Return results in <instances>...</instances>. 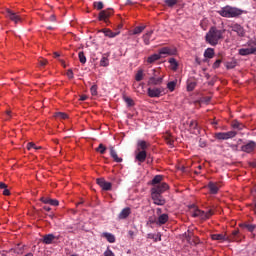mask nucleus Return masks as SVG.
<instances>
[{"instance_id":"obj_1","label":"nucleus","mask_w":256,"mask_h":256,"mask_svg":"<svg viewBox=\"0 0 256 256\" xmlns=\"http://www.w3.org/2000/svg\"><path fill=\"white\" fill-rule=\"evenodd\" d=\"M225 34V30H219L217 27L213 26L206 33L205 40L206 43L215 47V45L219 44V41L223 39V35Z\"/></svg>"},{"instance_id":"obj_2","label":"nucleus","mask_w":256,"mask_h":256,"mask_svg":"<svg viewBox=\"0 0 256 256\" xmlns=\"http://www.w3.org/2000/svg\"><path fill=\"white\" fill-rule=\"evenodd\" d=\"M217 13L218 15H220V17H225L226 19H233L235 17H241V15H243V10L237 7L226 5L220 10H217Z\"/></svg>"},{"instance_id":"obj_3","label":"nucleus","mask_w":256,"mask_h":256,"mask_svg":"<svg viewBox=\"0 0 256 256\" xmlns=\"http://www.w3.org/2000/svg\"><path fill=\"white\" fill-rule=\"evenodd\" d=\"M211 239H213V241H228L229 243L232 241L239 243V241H241V234H239V230H234L230 236L223 234H212Z\"/></svg>"},{"instance_id":"obj_4","label":"nucleus","mask_w":256,"mask_h":256,"mask_svg":"<svg viewBox=\"0 0 256 256\" xmlns=\"http://www.w3.org/2000/svg\"><path fill=\"white\" fill-rule=\"evenodd\" d=\"M215 139L217 141H227L228 139H233L237 137L236 131H228V132H217L214 134Z\"/></svg>"},{"instance_id":"obj_5","label":"nucleus","mask_w":256,"mask_h":256,"mask_svg":"<svg viewBox=\"0 0 256 256\" xmlns=\"http://www.w3.org/2000/svg\"><path fill=\"white\" fill-rule=\"evenodd\" d=\"M5 16L7 17V19H10V21H13V23L15 24L21 23V21H23V18H21L18 13L13 12V10L11 9H6Z\"/></svg>"},{"instance_id":"obj_6","label":"nucleus","mask_w":256,"mask_h":256,"mask_svg":"<svg viewBox=\"0 0 256 256\" xmlns=\"http://www.w3.org/2000/svg\"><path fill=\"white\" fill-rule=\"evenodd\" d=\"M241 151L243 153H253L256 151V142L253 140H249L241 146Z\"/></svg>"},{"instance_id":"obj_7","label":"nucleus","mask_w":256,"mask_h":256,"mask_svg":"<svg viewBox=\"0 0 256 256\" xmlns=\"http://www.w3.org/2000/svg\"><path fill=\"white\" fill-rule=\"evenodd\" d=\"M113 9L108 8L106 10H102L100 11L99 15H98V19L100 21H104V23H108L109 21V17H111V15H113Z\"/></svg>"},{"instance_id":"obj_8","label":"nucleus","mask_w":256,"mask_h":256,"mask_svg":"<svg viewBox=\"0 0 256 256\" xmlns=\"http://www.w3.org/2000/svg\"><path fill=\"white\" fill-rule=\"evenodd\" d=\"M167 189H169V185L167 183H161L151 188V193H155L156 195H163Z\"/></svg>"},{"instance_id":"obj_9","label":"nucleus","mask_w":256,"mask_h":256,"mask_svg":"<svg viewBox=\"0 0 256 256\" xmlns=\"http://www.w3.org/2000/svg\"><path fill=\"white\" fill-rule=\"evenodd\" d=\"M231 31L234 33H237L238 37H245V28L241 26L240 24L234 23L229 25Z\"/></svg>"},{"instance_id":"obj_10","label":"nucleus","mask_w":256,"mask_h":256,"mask_svg":"<svg viewBox=\"0 0 256 256\" xmlns=\"http://www.w3.org/2000/svg\"><path fill=\"white\" fill-rule=\"evenodd\" d=\"M154 74L148 80V85H161L163 83V76L157 77V70H153Z\"/></svg>"},{"instance_id":"obj_11","label":"nucleus","mask_w":256,"mask_h":256,"mask_svg":"<svg viewBox=\"0 0 256 256\" xmlns=\"http://www.w3.org/2000/svg\"><path fill=\"white\" fill-rule=\"evenodd\" d=\"M97 185H99V187H101V189L103 191H111L113 185L111 184V182H107L104 180V178H98L96 180Z\"/></svg>"},{"instance_id":"obj_12","label":"nucleus","mask_w":256,"mask_h":256,"mask_svg":"<svg viewBox=\"0 0 256 256\" xmlns=\"http://www.w3.org/2000/svg\"><path fill=\"white\" fill-rule=\"evenodd\" d=\"M151 197L155 205H165V198L161 194H156L155 192H151Z\"/></svg>"},{"instance_id":"obj_13","label":"nucleus","mask_w":256,"mask_h":256,"mask_svg":"<svg viewBox=\"0 0 256 256\" xmlns=\"http://www.w3.org/2000/svg\"><path fill=\"white\" fill-rule=\"evenodd\" d=\"M239 55H241L242 57H245L247 55H256V47L241 48L239 50Z\"/></svg>"},{"instance_id":"obj_14","label":"nucleus","mask_w":256,"mask_h":256,"mask_svg":"<svg viewBox=\"0 0 256 256\" xmlns=\"http://www.w3.org/2000/svg\"><path fill=\"white\" fill-rule=\"evenodd\" d=\"M163 89L161 88H148V97H161Z\"/></svg>"},{"instance_id":"obj_15","label":"nucleus","mask_w":256,"mask_h":256,"mask_svg":"<svg viewBox=\"0 0 256 256\" xmlns=\"http://www.w3.org/2000/svg\"><path fill=\"white\" fill-rule=\"evenodd\" d=\"M135 159L137 162H139V165H141V163H145V160L147 159V151L139 150V152L136 154Z\"/></svg>"},{"instance_id":"obj_16","label":"nucleus","mask_w":256,"mask_h":256,"mask_svg":"<svg viewBox=\"0 0 256 256\" xmlns=\"http://www.w3.org/2000/svg\"><path fill=\"white\" fill-rule=\"evenodd\" d=\"M129 215H131V208L126 207V208L122 209L121 212L118 214V219H119V221H123L124 219H127V217H129Z\"/></svg>"},{"instance_id":"obj_17","label":"nucleus","mask_w":256,"mask_h":256,"mask_svg":"<svg viewBox=\"0 0 256 256\" xmlns=\"http://www.w3.org/2000/svg\"><path fill=\"white\" fill-rule=\"evenodd\" d=\"M99 33H104L105 37H109V39H113L117 37V35H119V33L121 32L120 31L113 32L111 31V29H101L99 30Z\"/></svg>"},{"instance_id":"obj_18","label":"nucleus","mask_w":256,"mask_h":256,"mask_svg":"<svg viewBox=\"0 0 256 256\" xmlns=\"http://www.w3.org/2000/svg\"><path fill=\"white\" fill-rule=\"evenodd\" d=\"M109 150H110V157H112L115 163H123V158H119V156L117 155V151L113 146H110Z\"/></svg>"},{"instance_id":"obj_19","label":"nucleus","mask_w":256,"mask_h":256,"mask_svg":"<svg viewBox=\"0 0 256 256\" xmlns=\"http://www.w3.org/2000/svg\"><path fill=\"white\" fill-rule=\"evenodd\" d=\"M208 189L212 195H217V193H219V186L215 182H209Z\"/></svg>"},{"instance_id":"obj_20","label":"nucleus","mask_w":256,"mask_h":256,"mask_svg":"<svg viewBox=\"0 0 256 256\" xmlns=\"http://www.w3.org/2000/svg\"><path fill=\"white\" fill-rule=\"evenodd\" d=\"M56 237L53 234H47L43 237V243H45V245H51V243H53V241H55Z\"/></svg>"},{"instance_id":"obj_21","label":"nucleus","mask_w":256,"mask_h":256,"mask_svg":"<svg viewBox=\"0 0 256 256\" xmlns=\"http://www.w3.org/2000/svg\"><path fill=\"white\" fill-rule=\"evenodd\" d=\"M152 35H153V30H150L142 36V39L145 45H150Z\"/></svg>"},{"instance_id":"obj_22","label":"nucleus","mask_w":256,"mask_h":256,"mask_svg":"<svg viewBox=\"0 0 256 256\" xmlns=\"http://www.w3.org/2000/svg\"><path fill=\"white\" fill-rule=\"evenodd\" d=\"M204 57H205V59H213L215 57V49L207 48L204 51Z\"/></svg>"},{"instance_id":"obj_23","label":"nucleus","mask_w":256,"mask_h":256,"mask_svg":"<svg viewBox=\"0 0 256 256\" xmlns=\"http://www.w3.org/2000/svg\"><path fill=\"white\" fill-rule=\"evenodd\" d=\"M102 237L108 241V243H115V235L109 232H103Z\"/></svg>"},{"instance_id":"obj_24","label":"nucleus","mask_w":256,"mask_h":256,"mask_svg":"<svg viewBox=\"0 0 256 256\" xmlns=\"http://www.w3.org/2000/svg\"><path fill=\"white\" fill-rule=\"evenodd\" d=\"M169 221V215L168 214H162L158 217L157 225H165Z\"/></svg>"},{"instance_id":"obj_25","label":"nucleus","mask_w":256,"mask_h":256,"mask_svg":"<svg viewBox=\"0 0 256 256\" xmlns=\"http://www.w3.org/2000/svg\"><path fill=\"white\" fill-rule=\"evenodd\" d=\"M189 128L192 133H199V124L195 120L190 121Z\"/></svg>"},{"instance_id":"obj_26","label":"nucleus","mask_w":256,"mask_h":256,"mask_svg":"<svg viewBox=\"0 0 256 256\" xmlns=\"http://www.w3.org/2000/svg\"><path fill=\"white\" fill-rule=\"evenodd\" d=\"M100 67H109V54H103L100 60Z\"/></svg>"},{"instance_id":"obj_27","label":"nucleus","mask_w":256,"mask_h":256,"mask_svg":"<svg viewBox=\"0 0 256 256\" xmlns=\"http://www.w3.org/2000/svg\"><path fill=\"white\" fill-rule=\"evenodd\" d=\"M160 57L161 55H175V51L171 50L169 47H164L159 50Z\"/></svg>"},{"instance_id":"obj_28","label":"nucleus","mask_w":256,"mask_h":256,"mask_svg":"<svg viewBox=\"0 0 256 256\" xmlns=\"http://www.w3.org/2000/svg\"><path fill=\"white\" fill-rule=\"evenodd\" d=\"M9 253H15L16 255H23V246L17 244L15 248H11Z\"/></svg>"},{"instance_id":"obj_29","label":"nucleus","mask_w":256,"mask_h":256,"mask_svg":"<svg viewBox=\"0 0 256 256\" xmlns=\"http://www.w3.org/2000/svg\"><path fill=\"white\" fill-rule=\"evenodd\" d=\"M231 125H232L233 129H237L238 131H243V129H245V125H243V123H241L237 120L232 121Z\"/></svg>"},{"instance_id":"obj_30","label":"nucleus","mask_w":256,"mask_h":256,"mask_svg":"<svg viewBox=\"0 0 256 256\" xmlns=\"http://www.w3.org/2000/svg\"><path fill=\"white\" fill-rule=\"evenodd\" d=\"M149 147V144L145 140L138 141V151H145Z\"/></svg>"},{"instance_id":"obj_31","label":"nucleus","mask_w":256,"mask_h":256,"mask_svg":"<svg viewBox=\"0 0 256 256\" xmlns=\"http://www.w3.org/2000/svg\"><path fill=\"white\" fill-rule=\"evenodd\" d=\"M168 63H170V67H171L172 71H177V69L179 67V63H177V60L175 58H170L168 60Z\"/></svg>"},{"instance_id":"obj_32","label":"nucleus","mask_w":256,"mask_h":256,"mask_svg":"<svg viewBox=\"0 0 256 256\" xmlns=\"http://www.w3.org/2000/svg\"><path fill=\"white\" fill-rule=\"evenodd\" d=\"M240 227L242 229H247L250 233H253L255 231L256 226L254 224H240Z\"/></svg>"},{"instance_id":"obj_33","label":"nucleus","mask_w":256,"mask_h":256,"mask_svg":"<svg viewBox=\"0 0 256 256\" xmlns=\"http://www.w3.org/2000/svg\"><path fill=\"white\" fill-rule=\"evenodd\" d=\"M192 217H200V219H203L205 217V211L200 210V209H195L194 212L192 213Z\"/></svg>"},{"instance_id":"obj_34","label":"nucleus","mask_w":256,"mask_h":256,"mask_svg":"<svg viewBox=\"0 0 256 256\" xmlns=\"http://www.w3.org/2000/svg\"><path fill=\"white\" fill-rule=\"evenodd\" d=\"M161 59V54H153L148 57L147 62L148 63H155V61H159Z\"/></svg>"},{"instance_id":"obj_35","label":"nucleus","mask_w":256,"mask_h":256,"mask_svg":"<svg viewBox=\"0 0 256 256\" xmlns=\"http://www.w3.org/2000/svg\"><path fill=\"white\" fill-rule=\"evenodd\" d=\"M164 139H165L167 145L173 146V143H175V141L173 140V136H171V134H166L164 136Z\"/></svg>"},{"instance_id":"obj_36","label":"nucleus","mask_w":256,"mask_h":256,"mask_svg":"<svg viewBox=\"0 0 256 256\" xmlns=\"http://www.w3.org/2000/svg\"><path fill=\"white\" fill-rule=\"evenodd\" d=\"M78 57L82 65H85L87 63V57H85V53L83 51L79 52Z\"/></svg>"},{"instance_id":"obj_37","label":"nucleus","mask_w":256,"mask_h":256,"mask_svg":"<svg viewBox=\"0 0 256 256\" xmlns=\"http://www.w3.org/2000/svg\"><path fill=\"white\" fill-rule=\"evenodd\" d=\"M161 181H163V176H161V175H156V176L152 179V185H159V183H161Z\"/></svg>"},{"instance_id":"obj_38","label":"nucleus","mask_w":256,"mask_h":256,"mask_svg":"<svg viewBox=\"0 0 256 256\" xmlns=\"http://www.w3.org/2000/svg\"><path fill=\"white\" fill-rule=\"evenodd\" d=\"M143 31H145V26H137L133 30V35H140Z\"/></svg>"},{"instance_id":"obj_39","label":"nucleus","mask_w":256,"mask_h":256,"mask_svg":"<svg viewBox=\"0 0 256 256\" xmlns=\"http://www.w3.org/2000/svg\"><path fill=\"white\" fill-rule=\"evenodd\" d=\"M164 3L167 7H175L179 3V0H164Z\"/></svg>"},{"instance_id":"obj_40","label":"nucleus","mask_w":256,"mask_h":256,"mask_svg":"<svg viewBox=\"0 0 256 256\" xmlns=\"http://www.w3.org/2000/svg\"><path fill=\"white\" fill-rule=\"evenodd\" d=\"M145 77V74L143 73V70H138L136 73L135 79L136 81H143V78Z\"/></svg>"},{"instance_id":"obj_41","label":"nucleus","mask_w":256,"mask_h":256,"mask_svg":"<svg viewBox=\"0 0 256 256\" xmlns=\"http://www.w3.org/2000/svg\"><path fill=\"white\" fill-rule=\"evenodd\" d=\"M175 87H177V81L168 82L167 89H169V91H175Z\"/></svg>"},{"instance_id":"obj_42","label":"nucleus","mask_w":256,"mask_h":256,"mask_svg":"<svg viewBox=\"0 0 256 256\" xmlns=\"http://www.w3.org/2000/svg\"><path fill=\"white\" fill-rule=\"evenodd\" d=\"M96 151L101 155H105V152L107 151V147H105V145L103 144H99L98 148H96Z\"/></svg>"},{"instance_id":"obj_43","label":"nucleus","mask_w":256,"mask_h":256,"mask_svg":"<svg viewBox=\"0 0 256 256\" xmlns=\"http://www.w3.org/2000/svg\"><path fill=\"white\" fill-rule=\"evenodd\" d=\"M185 237L188 243H191V239L195 237V234H193V231L188 230L187 233H185Z\"/></svg>"},{"instance_id":"obj_44","label":"nucleus","mask_w":256,"mask_h":256,"mask_svg":"<svg viewBox=\"0 0 256 256\" xmlns=\"http://www.w3.org/2000/svg\"><path fill=\"white\" fill-rule=\"evenodd\" d=\"M124 101L128 107H133V105H135V102L133 101V99L127 96L124 97Z\"/></svg>"},{"instance_id":"obj_45","label":"nucleus","mask_w":256,"mask_h":256,"mask_svg":"<svg viewBox=\"0 0 256 256\" xmlns=\"http://www.w3.org/2000/svg\"><path fill=\"white\" fill-rule=\"evenodd\" d=\"M235 67H237V62L236 61L226 62V68L235 69Z\"/></svg>"},{"instance_id":"obj_46","label":"nucleus","mask_w":256,"mask_h":256,"mask_svg":"<svg viewBox=\"0 0 256 256\" xmlns=\"http://www.w3.org/2000/svg\"><path fill=\"white\" fill-rule=\"evenodd\" d=\"M55 117L57 118V119H67V114H65V113H63V112H57L56 114H55Z\"/></svg>"},{"instance_id":"obj_47","label":"nucleus","mask_w":256,"mask_h":256,"mask_svg":"<svg viewBox=\"0 0 256 256\" xmlns=\"http://www.w3.org/2000/svg\"><path fill=\"white\" fill-rule=\"evenodd\" d=\"M196 85H197V83H195V82H189L187 84V91H193L195 89Z\"/></svg>"},{"instance_id":"obj_48","label":"nucleus","mask_w":256,"mask_h":256,"mask_svg":"<svg viewBox=\"0 0 256 256\" xmlns=\"http://www.w3.org/2000/svg\"><path fill=\"white\" fill-rule=\"evenodd\" d=\"M189 243L190 245H199L200 243L199 237L194 236Z\"/></svg>"},{"instance_id":"obj_49","label":"nucleus","mask_w":256,"mask_h":256,"mask_svg":"<svg viewBox=\"0 0 256 256\" xmlns=\"http://www.w3.org/2000/svg\"><path fill=\"white\" fill-rule=\"evenodd\" d=\"M94 7L98 10L101 11V9H103L104 4L103 2H94Z\"/></svg>"},{"instance_id":"obj_50","label":"nucleus","mask_w":256,"mask_h":256,"mask_svg":"<svg viewBox=\"0 0 256 256\" xmlns=\"http://www.w3.org/2000/svg\"><path fill=\"white\" fill-rule=\"evenodd\" d=\"M221 63H222V60H221V59L216 60V61L213 63V65H212L213 69H219V67H221Z\"/></svg>"},{"instance_id":"obj_51","label":"nucleus","mask_w":256,"mask_h":256,"mask_svg":"<svg viewBox=\"0 0 256 256\" xmlns=\"http://www.w3.org/2000/svg\"><path fill=\"white\" fill-rule=\"evenodd\" d=\"M213 215V210H208L207 212H204V217L203 219H209V217H212Z\"/></svg>"},{"instance_id":"obj_52","label":"nucleus","mask_w":256,"mask_h":256,"mask_svg":"<svg viewBox=\"0 0 256 256\" xmlns=\"http://www.w3.org/2000/svg\"><path fill=\"white\" fill-rule=\"evenodd\" d=\"M48 205H52L53 207H57L59 205V200L51 199Z\"/></svg>"},{"instance_id":"obj_53","label":"nucleus","mask_w":256,"mask_h":256,"mask_svg":"<svg viewBox=\"0 0 256 256\" xmlns=\"http://www.w3.org/2000/svg\"><path fill=\"white\" fill-rule=\"evenodd\" d=\"M90 91H91V95L96 96L97 95V85H93L90 88Z\"/></svg>"},{"instance_id":"obj_54","label":"nucleus","mask_w":256,"mask_h":256,"mask_svg":"<svg viewBox=\"0 0 256 256\" xmlns=\"http://www.w3.org/2000/svg\"><path fill=\"white\" fill-rule=\"evenodd\" d=\"M27 149H28V151H30V149H39V148L35 147V143L29 142L27 144Z\"/></svg>"},{"instance_id":"obj_55","label":"nucleus","mask_w":256,"mask_h":256,"mask_svg":"<svg viewBox=\"0 0 256 256\" xmlns=\"http://www.w3.org/2000/svg\"><path fill=\"white\" fill-rule=\"evenodd\" d=\"M104 256H115V253H113V251H111V249H107L104 252Z\"/></svg>"},{"instance_id":"obj_56","label":"nucleus","mask_w":256,"mask_h":256,"mask_svg":"<svg viewBox=\"0 0 256 256\" xmlns=\"http://www.w3.org/2000/svg\"><path fill=\"white\" fill-rule=\"evenodd\" d=\"M51 198L48 197H42L40 198V201H42V203H45L46 205H49V201Z\"/></svg>"},{"instance_id":"obj_57","label":"nucleus","mask_w":256,"mask_h":256,"mask_svg":"<svg viewBox=\"0 0 256 256\" xmlns=\"http://www.w3.org/2000/svg\"><path fill=\"white\" fill-rule=\"evenodd\" d=\"M68 79H73L74 75H73V70L69 69L66 73Z\"/></svg>"},{"instance_id":"obj_58","label":"nucleus","mask_w":256,"mask_h":256,"mask_svg":"<svg viewBox=\"0 0 256 256\" xmlns=\"http://www.w3.org/2000/svg\"><path fill=\"white\" fill-rule=\"evenodd\" d=\"M230 149H232V151H239V145H237V144H231V145H230Z\"/></svg>"},{"instance_id":"obj_59","label":"nucleus","mask_w":256,"mask_h":256,"mask_svg":"<svg viewBox=\"0 0 256 256\" xmlns=\"http://www.w3.org/2000/svg\"><path fill=\"white\" fill-rule=\"evenodd\" d=\"M39 65H41V67H45V65H47V59L39 60Z\"/></svg>"},{"instance_id":"obj_60","label":"nucleus","mask_w":256,"mask_h":256,"mask_svg":"<svg viewBox=\"0 0 256 256\" xmlns=\"http://www.w3.org/2000/svg\"><path fill=\"white\" fill-rule=\"evenodd\" d=\"M3 195H5L6 197H9V195H11V191H9V189H7V187H6L3 190Z\"/></svg>"},{"instance_id":"obj_61","label":"nucleus","mask_w":256,"mask_h":256,"mask_svg":"<svg viewBox=\"0 0 256 256\" xmlns=\"http://www.w3.org/2000/svg\"><path fill=\"white\" fill-rule=\"evenodd\" d=\"M49 21H51L53 23V22L57 21V18L55 17V15H51L49 17Z\"/></svg>"},{"instance_id":"obj_62","label":"nucleus","mask_w":256,"mask_h":256,"mask_svg":"<svg viewBox=\"0 0 256 256\" xmlns=\"http://www.w3.org/2000/svg\"><path fill=\"white\" fill-rule=\"evenodd\" d=\"M128 235L133 239V237H135V232L133 230H130L128 231Z\"/></svg>"},{"instance_id":"obj_63","label":"nucleus","mask_w":256,"mask_h":256,"mask_svg":"<svg viewBox=\"0 0 256 256\" xmlns=\"http://www.w3.org/2000/svg\"><path fill=\"white\" fill-rule=\"evenodd\" d=\"M0 189H7V184L0 182Z\"/></svg>"},{"instance_id":"obj_64","label":"nucleus","mask_w":256,"mask_h":256,"mask_svg":"<svg viewBox=\"0 0 256 256\" xmlns=\"http://www.w3.org/2000/svg\"><path fill=\"white\" fill-rule=\"evenodd\" d=\"M80 101H87V96L86 95L80 96Z\"/></svg>"}]
</instances>
